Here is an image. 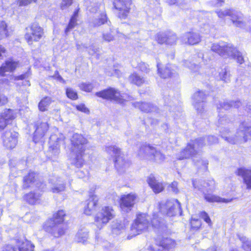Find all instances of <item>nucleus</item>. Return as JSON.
Returning <instances> with one entry per match:
<instances>
[{
    "label": "nucleus",
    "instance_id": "f257e3e1",
    "mask_svg": "<svg viewBox=\"0 0 251 251\" xmlns=\"http://www.w3.org/2000/svg\"><path fill=\"white\" fill-rule=\"evenodd\" d=\"M68 216L67 211L65 209H59L54 211L52 217L48 219L43 226V229L50 236L54 238H58L64 235L68 227H59V225L64 224Z\"/></svg>",
    "mask_w": 251,
    "mask_h": 251
},
{
    "label": "nucleus",
    "instance_id": "f03ea898",
    "mask_svg": "<svg viewBox=\"0 0 251 251\" xmlns=\"http://www.w3.org/2000/svg\"><path fill=\"white\" fill-rule=\"evenodd\" d=\"M221 132L222 137L230 144L246 142L251 140V123L247 121L241 123L234 137L231 136L229 129H223Z\"/></svg>",
    "mask_w": 251,
    "mask_h": 251
},
{
    "label": "nucleus",
    "instance_id": "7ed1b4c3",
    "mask_svg": "<svg viewBox=\"0 0 251 251\" xmlns=\"http://www.w3.org/2000/svg\"><path fill=\"white\" fill-rule=\"evenodd\" d=\"M205 140L209 145L216 144L218 142V138L212 135L208 136L206 138H200L188 143L185 149L180 153L179 159L188 158L190 157H194L198 154L200 150L206 145Z\"/></svg>",
    "mask_w": 251,
    "mask_h": 251
},
{
    "label": "nucleus",
    "instance_id": "20e7f679",
    "mask_svg": "<svg viewBox=\"0 0 251 251\" xmlns=\"http://www.w3.org/2000/svg\"><path fill=\"white\" fill-rule=\"evenodd\" d=\"M44 37V28L38 23H32L25 28L24 38L29 46H32L34 42H39Z\"/></svg>",
    "mask_w": 251,
    "mask_h": 251
},
{
    "label": "nucleus",
    "instance_id": "39448f33",
    "mask_svg": "<svg viewBox=\"0 0 251 251\" xmlns=\"http://www.w3.org/2000/svg\"><path fill=\"white\" fill-rule=\"evenodd\" d=\"M111 151L114 154L113 161L115 169L119 174L125 173L131 166V161L126 155L121 152L120 149L117 146H111Z\"/></svg>",
    "mask_w": 251,
    "mask_h": 251
},
{
    "label": "nucleus",
    "instance_id": "423d86ee",
    "mask_svg": "<svg viewBox=\"0 0 251 251\" xmlns=\"http://www.w3.org/2000/svg\"><path fill=\"white\" fill-rule=\"evenodd\" d=\"M150 217L146 214H138L131 226V235L128 236V239L146 231L150 225Z\"/></svg>",
    "mask_w": 251,
    "mask_h": 251
},
{
    "label": "nucleus",
    "instance_id": "0eeeda50",
    "mask_svg": "<svg viewBox=\"0 0 251 251\" xmlns=\"http://www.w3.org/2000/svg\"><path fill=\"white\" fill-rule=\"evenodd\" d=\"M160 211L168 216H173L177 214L182 215L180 203L176 199L167 201L165 203L160 206Z\"/></svg>",
    "mask_w": 251,
    "mask_h": 251
},
{
    "label": "nucleus",
    "instance_id": "6e6552de",
    "mask_svg": "<svg viewBox=\"0 0 251 251\" xmlns=\"http://www.w3.org/2000/svg\"><path fill=\"white\" fill-rule=\"evenodd\" d=\"M15 245L6 244L1 248V251H33L34 245L29 241L15 240Z\"/></svg>",
    "mask_w": 251,
    "mask_h": 251
},
{
    "label": "nucleus",
    "instance_id": "1a4fd4ad",
    "mask_svg": "<svg viewBox=\"0 0 251 251\" xmlns=\"http://www.w3.org/2000/svg\"><path fill=\"white\" fill-rule=\"evenodd\" d=\"M88 143L86 137L81 134L75 133L71 139V151L82 154L86 151L85 146Z\"/></svg>",
    "mask_w": 251,
    "mask_h": 251
},
{
    "label": "nucleus",
    "instance_id": "9d476101",
    "mask_svg": "<svg viewBox=\"0 0 251 251\" xmlns=\"http://www.w3.org/2000/svg\"><path fill=\"white\" fill-rule=\"evenodd\" d=\"M154 246H151L149 250L151 251H169L175 247V242L170 238L158 236Z\"/></svg>",
    "mask_w": 251,
    "mask_h": 251
},
{
    "label": "nucleus",
    "instance_id": "9b49d317",
    "mask_svg": "<svg viewBox=\"0 0 251 251\" xmlns=\"http://www.w3.org/2000/svg\"><path fill=\"white\" fill-rule=\"evenodd\" d=\"M18 133L11 130H6L1 135L2 145L7 150H12L17 145Z\"/></svg>",
    "mask_w": 251,
    "mask_h": 251
},
{
    "label": "nucleus",
    "instance_id": "f8f14e48",
    "mask_svg": "<svg viewBox=\"0 0 251 251\" xmlns=\"http://www.w3.org/2000/svg\"><path fill=\"white\" fill-rule=\"evenodd\" d=\"M217 13L218 17L221 18H223L226 16H230L235 25L240 27H244L245 26V23L243 20V15L240 12L231 11L230 10H226L218 11Z\"/></svg>",
    "mask_w": 251,
    "mask_h": 251
},
{
    "label": "nucleus",
    "instance_id": "ddd939ff",
    "mask_svg": "<svg viewBox=\"0 0 251 251\" xmlns=\"http://www.w3.org/2000/svg\"><path fill=\"white\" fill-rule=\"evenodd\" d=\"M114 7L117 10V16L120 19H126L130 10V0H114Z\"/></svg>",
    "mask_w": 251,
    "mask_h": 251
},
{
    "label": "nucleus",
    "instance_id": "4468645a",
    "mask_svg": "<svg viewBox=\"0 0 251 251\" xmlns=\"http://www.w3.org/2000/svg\"><path fill=\"white\" fill-rule=\"evenodd\" d=\"M35 131L33 134V141L37 144L41 141L49 130V125L47 122L37 123L35 125Z\"/></svg>",
    "mask_w": 251,
    "mask_h": 251
},
{
    "label": "nucleus",
    "instance_id": "2eb2a0df",
    "mask_svg": "<svg viewBox=\"0 0 251 251\" xmlns=\"http://www.w3.org/2000/svg\"><path fill=\"white\" fill-rule=\"evenodd\" d=\"M232 47L233 46L230 44L220 41L212 44L211 50L212 51L223 57H227L229 56L230 54L231 53V50H232Z\"/></svg>",
    "mask_w": 251,
    "mask_h": 251
},
{
    "label": "nucleus",
    "instance_id": "dca6fc26",
    "mask_svg": "<svg viewBox=\"0 0 251 251\" xmlns=\"http://www.w3.org/2000/svg\"><path fill=\"white\" fill-rule=\"evenodd\" d=\"M99 198L93 192H91L88 198L84 201L83 213L88 216L93 214L98 205Z\"/></svg>",
    "mask_w": 251,
    "mask_h": 251
},
{
    "label": "nucleus",
    "instance_id": "f3484780",
    "mask_svg": "<svg viewBox=\"0 0 251 251\" xmlns=\"http://www.w3.org/2000/svg\"><path fill=\"white\" fill-rule=\"evenodd\" d=\"M137 196L134 194L124 195L120 199V208L123 212H128L136 202Z\"/></svg>",
    "mask_w": 251,
    "mask_h": 251
},
{
    "label": "nucleus",
    "instance_id": "a211bd4d",
    "mask_svg": "<svg viewBox=\"0 0 251 251\" xmlns=\"http://www.w3.org/2000/svg\"><path fill=\"white\" fill-rule=\"evenodd\" d=\"M19 66V62L15 61L12 57L5 60L0 66V75L5 76L6 72H14Z\"/></svg>",
    "mask_w": 251,
    "mask_h": 251
},
{
    "label": "nucleus",
    "instance_id": "6ab92c4d",
    "mask_svg": "<svg viewBox=\"0 0 251 251\" xmlns=\"http://www.w3.org/2000/svg\"><path fill=\"white\" fill-rule=\"evenodd\" d=\"M206 95L202 91L195 92L193 97V103L198 112H202L204 109Z\"/></svg>",
    "mask_w": 251,
    "mask_h": 251
},
{
    "label": "nucleus",
    "instance_id": "aec40b11",
    "mask_svg": "<svg viewBox=\"0 0 251 251\" xmlns=\"http://www.w3.org/2000/svg\"><path fill=\"white\" fill-rule=\"evenodd\" d=\"M41 197V194L38 193L35 191H30L23 195L22 200L28 205H35L40 203Z\"/></svg>",
    "mask_w": 251,
    "mask_h": 251
},
{
    "label": "nucleus",
    "instance_id": "412c9836",
    "mask_svg": "<svg viewBox=\"0 0 251 251\" xmlns=\"http://www.w3.org/2000/svg\"><path fill=\"white\" fill-rule=\"evenodd\" d=\"M201 41L200 34L194 32H189L185 33L181 37V41L183 44L194 45L198 44Z\"/></svg>",
    "mask_w": 251,
    "mask_h": 251
},
{
    "label": "nucleus",
    "instance_id": "4be33fe9",
    "mask_svg": "<svg viewBox=\"0 0 251 251\" xmlns=\"http://www.w3.org/2000/svg\"><path fill=\"white\" fill-rule=\"evenodd\" d=\"M154 151V148L149 145L143 144L140 147L138 152V156L141 159L151 160L153 152Z\"/></svg>",
    "mask_w": 251,
    "mask_h": 251
},
{
    "label": "nucleus",
    "instance_id": "5701e85b",
    "mask_svg": "<svg viewBox=\"0 0 251 251\" xmlns=\"http://www.w3.org/2000/svg\"><path fill=\"white\" fill-rule=\"evenodd\" d=\"M110 219V208L109 206H105L100 212L97 213L95 221L99 225L107 223Z\"/></svg>",
    "mask_w": 251,
    "mask_h": 251
},
{
    "label": "nucleus",
    "instance_id": "b1692460",
    "mask_svg": "<svg viewBox=\"0 0 251 251\" xmlns=\"http://www.w3.org/2000/svg\"><path fill=\"white\" fill-rule=\"evenodd\" d=\"M37 176L35 172L30 170L23 177L22 189L27 190L30 188L31 185L36 181Z\"/></svg>",
    "mask_w": 251,
    "mask_h": 251
},
{
    "label": "nucleus",
    "instance_id": "393cba45",
    "mask_svg": "<svg viewBox=\"0 0 251 251\" xmlns=\"http://www.w3.org/2000/svg\"><path fill=\"white\" fill-rule=\"evenodd\" d=\"M132 99V97L126 94L121 95L118 90L111 88V100H113L117 102L123 104L125 101L131 100Z\"/></svg>",
    "mask_w": 251,
    "mask_h": 251
},
{
    "label": "nucleus",
    "instance_id": "a878e982",
    "mask_svg": "<svg viewBox=\"0 0 251 251\" xmlns=\"http://www.w3.org/2000/svg\"><path fill=\"white\" fill-rule=\"evenodd\" d=\"M148 184L155 193H159L164 189L162 182L158 181L152 175H151L147 179Z\"/></svg>",
    "mask_w": 251,
    "mask_h": 251
},
{
    "label": "nucleus",
    "instance_id": "bb28decb",
    "mask_svg": "<svg viewBox=\"0 0 251 251\" xmlns=\"http://www.w3.org/2000/svg\"><path fill=\"white\" fill-rule=\"evenodd\" d=\"M236 173L243 178L248 188H251V170L240 168L237 170Z\"/></svg>",
    "mask_w": 251,
    "mask_h": 251
},
{
    "label": "nucleus",
    "instance_id": "cd10ccee",
    "mask_svg": "<svg viewBox=\"0 0 251 251\" xmlns=\"http://www.w3.org/2000/svg\"><path fill=\"white\" fill-rule=\"evenodd\" d=\"M2 117L4 119L8 125L10 124L17 117V113L14 110L10 108H6L4 112L0 113Z\"/></svg>",
    "mask_w": 251,
    "mask_h": 251
},
{
    "label": "nucleus",
    "instance_id": "c85d7f7f",
    "mask_svg": "<svg viewBox=\"0 0 251 251\" xmlns=\"http://www.w3.org/2000/svg\"><path fill=\"white\" fill-rule=\"evenodd\" d=\"M159 63H157V67L158 73L160 74V76L164 78H167L171 77L172 75L175 74V71L173 69V66L171 65H168L162 69L159 68Z\"/></svg>",
    "mask_w": 251,
    "mask_h": 251
},
{
    "label": "nucleus",
    "instance_id": "c756f323",
    "mask_svg": "<svg viewBox=\"0 0 251 251\" xmlns=\"http://www.w3.org/2000/svg\"><path fill=\"white\" fill-rule=\"evenodd\" d=\"M198 57L199 60H196L195 62L193 63H192L188 61H185L184 65L186 67H187L189 68H190V69H191V70H192L194 72L198 71L199 70L200 66L199 64H196V63H200L201 62H203L204 64L205 63V62L203 59V54L202 53H199L198 54Z\"/></svg>",
    "mask_w": 251,
    "mask_h": 251
},
{
    "label": "nucleus",
    "instance_id": "7c9ffc66",
    "mask_svg": "<svg viewBox=\"0 0 251 251\" xmlns=\"http://www.w3.org/2000/svg\"><path fill=\"white\" fill-rule=\"evenodd\" d=\"M204 199L209 202H225L227 203L231 201L232 199H226L219 196L210 194H203Z\"/></svg>",
    "mask_w": 251,
    "mask_h": 251
},
{
    "label": "nucleus",
    "instance_id": "2f4dec72",
    "mask_svg": "<svg viewBox=\"0 0 251 251\" xmlns=\"http://www.w3.org/2000/svg\"><path fill=\"white\" fill-rule=\"evenodd\" d=\"M241 103L240 101H220L217 104V108L219 109L227 110L231 107L238 108L239 107Z\"/></svg>",
    "mask_w": 251,
    "mask_h": 251
},
{
    "label": "nucleus",
    "instance_id": "473e14b6",
    "mask_svg": "<svg viewBox=\"0 0 251 251\" xmlns=\"http://www.w3.org/2000/svg\"><path fill=\"white\" fill-rule=\"evenodd\" d=\"M135 106L138 107L141 111L145 112H151L156 110V107L153 104L147 102H136Z\"/></svg>",
    "mask_w": 251,
    "mask_h": 251
},
{
    "label": "nucleus",
    "instance_id": "72a5a7b5",
    "mask_svg": "<svg viewBox=\"0 0 251 251\" xmlns=\"http://www.w3.org/2000/svg\"><path fill=\"white\" fill-rule=\"evenodd\" d=\"M129 81L137 86H141L146 82V79L136 73H134L129 76Z\"/></svg>",
    "mask_w": 251,
    "mask_h": 251
},
{
    "label": "nucleus",
    "instance_id": "f704fd0d",
    "mask_svg": "<svg viewBox=\"0 0 251 251\" xmlns=\"http://www.w3.org/2000/svg\"><path fill=\"white\" fill-rule=\"evenodd\" d=\"M52 101L51 98L47 96L43 97L38 103L39 110L41 112L47 111Z\"/></svg>",
    "mask_w": 251,
    "mask_h": 251
},
{
    "label": "nucleus",
    "instance_id": "c9c22d12",
    "mask_svg": "<svg viewBox=\"0 0 251 251\" xmlns=\"http://www.w3.org/2000/svg\"><path fill=\"white\" fill-rule=\"evenodd\" d=\"M219 76L221 80L225 82H229L230 77L229 68L225 67L224 68H221V71L219 72Z\"/></svg>",
    "mask_w": 251,
    "mask_h": 251
},
{
    "label": "nucleus",
    "instance_id": "e433bc0d",
    "mask_svg": "<svg viewBox=\"0 0 251 251\" xmlns=\"http://www.w3.org/2000/svg\"><path fill=\"white\" fill-rule=\"evenodd\" d=\"M9 32L7 23L4 21H0V40L8 37Z\"/></svg>",
    "mask_w": 251,
    "mask_h": 251
},
{
    "label": "nucleus",
    "instance_id": "4c0bfd02",
    "mask_svg": "<svg viewBox=\"0 0 251 251\" xmlns=\"http://www.w3.org/2000/svg\"><path fill=\"white\" fill-rule=\"evenodd\" d=\"M66 97L72 100H76L78 99V94L76 91L71 87H67L65 89Z\"/></svg>",
    "mask_w": 251,
    "mask_h": 251
},
{
    "label": "nucleus",
    "instance_id": "58836bf2",
    "mask_svg": "<svg viewBox=\"0 0 251 251\" xmlns=\"http://www.w3.org/2000/svg\"><path fill=\"white\" fill-rule=\"evenodd\" d=\"M75 157L74 161V165L77 168L82 167L85 164V161L83 158L85 152L80 154L78 152H75Z\"/></svg>",
    "mask_w": 251,
    "mask_h": 251
},
{
    "label": "nucleus",
    "instance_id": "ea45409f",
    "mask_svg": "<svg viewBox=\"0 0 251 251\" xmlns=\"http://www.w3.org/2000/svg\"><path fill=\"white\" fill-rule=\"evenodd\" d=\"M125 227V224L121 221H113L112 224V232L113 233L118 234L121 230H124Z\"/></svg>",
    "mask_w": 251,
    "mask_h": 251
},
{
    "label": "nucleus",
    "instance_id": "a19ab883",
    "mask_svg": "<svg viewBox=\"0 0 251 251\" xmlns=\"http://www.w3.org/2000/svg\"><path fill=\"white\" fill-rule=\"evenodd\" d=\"M231 53L230 54L229 56H231L236 59L237 62L240 64H242L244 62V58L242 53L234 48L233 46L232 47V49L231 50Z\"/></svg>",
    "mask_w": 251,
    "mask_h": 251
},
{
    "label": "nucleus",
    "instance_id": "79ce46f5",
    "mask_svg": "<svg viewBox=\"0 0 251 251\" xmlns=\"http://www.w3.org/2000/svg\"><path fill=\"white\" fill-rule=\"evenodd\" d=\"M167 36H166L167 38H166V45H175L177 40V38L176 37V34L173 32H171L170 31H167Z\"/></svg>",
    "mask_w": 251,
    "mask_h": 251
},
{
    "label": "nucleus",
    "instance_id": "37998d69",
    "mask_svg": "<svg viewBox=\"0 0 251 251\" xmlns=\"http://www.w3.org/2000/svg\"><path fill=\"white\" fill-rule=\"evenodd\" d=\"M77 20L70 19L69 22L65 27L64 32L66 36H68L71 31H72L75 27L78 25Z\"/></svg>",
    "mask_w": 251,
    "mask_h": 251
},
{
    "label": "nucleus",
    "instance_id": "c03bdc74",
    "mask_svg": "<svg viewBox=\"0 0 251 251\" xmlns=\"http://www.w3.org/2000/svg\"><path fill=\"white\" fill-rule=\"evenodd\" d=\"M108 18L105 12H101L99 17L95 20L94 25L99 26L107 22Z\"/></svg>",
    "mask_w": 251,
    "mask_h": 251
},
{
    "label": "nucleus",
    "instance_id": "a18cd8bd",
    "mask_svg": "<svg viewBox=\"0 0 251 251\" xmlns=\"http://www.w3.org/2000/svg\"><path fill=\"white\" fill-rule=\"evenodd\" d=\"M154 152L152 153V157L151 160H154L157 162L160 163L163 161L165 159V156L159 151H157L154 148Z\"/></svg>",
    "mask_w": 251,
    "mask_h": 251
},
{
    "label": "nucleus",
    "instance_id": "49530a36",
    "mask_svg": "<svg viewBox=\"0 0 251 251\" xmlns=\"http://www.w3.org/2000/svg\"><path fill=\"white\" fill-rule=\"evenodd\" d=\"M240 240L242 243V248L245 251H251V240L244 236L240 237Z\"/></svg>",
    "mask_w": 251,
    "mask_h": 251
},
{
    "label": "nucleus",
    "instance_id": "de8ad7c7",
    "mask_svg": "<svg viewBox=\"0 0 251 251\" xmlns=\"http://www.w3.org/2000/svg\"><path fill=\"white\" fill-rule=\"evenodd\" d=\"M167 36V31L160 32L156 34L155 40L159 44H166Z\"/></svg>",
    "mask_w": 251,
    "mask_h": 251
},
{
    "label": "nucleus",
    "instance_id": "09e8293b",
    "mask_svg": "<svg viewBox=\"0 0 251 251\" xmlns=\"http://www.w3.org/2000/svg\"><path fill=\"white\" fill-rule=\"evenodd\" d=\"M79 87L82 91L90 93L92 92L94 86L91 83L82 82L79 85Z\"/></svg>",
    "mask_w": 251,
    "mask_h": 251
},
{
    "label": "nucleus",
    "instance_id": "8fccbe9b",
    "mask_svg": "<svg viewBox=\"0 0 251 251\" xmlns=\"http://www.w3.org/2000/svg\"><path fill=\"white\" fill-rule=\"evenodd\" d=\"M95 95L103 100H108L110 98V89H106L96 92Z\"/></svg>",
    "mask_w": 251,
    "mask_h": 251
},
{
    "label": "nucleus",
    "instance_id": "3c124183",
    "mask_svg": "<svg viewBox=\"0 0 251 251\" xmlns=\"http://www.w3.org/2000/svg\"><path fill=\"white\" fill-rule=\"evenodd\" d=\"M9 101L8 96L0 89V107L5 106L8 103Z\"/></svg>",
    "mask_w": 251,
    "mask_h": 251
},
{
    "label": "nucleus",
    "instance_id": "603ef678",
    "mask_svg": "<svg viewBox=\"0 0 251 251\" xmlns=\"http://www.w3.org/2000/svg\"><path fill=\"white\" fill-rule=\"evenodd\" d=\"M203 188L204 190V194L208 192L209 191L212 190L214 188V182L213 180H209L208 182L203 181Z\"/></svg>",
    "mask_w": 251,
    "mask_h": 251
},
{
    "label": "nucleus",
    "instance_id": "864d4df0",
    "mask_svg": "<svg viewBox=\"0 0 251 251\" xmlns=\"http://www.w3.org/2000/svg\"><path fill=\"white\" fill-rule=\"evenodd\" d=\"M37 0H16V4L19 7L26 6L32 3L36 2Z\"/></svg>",
    "mask_w": 251,
    "mask_h": 251
},
{
    "label": "nucleus",
    "instance_id": "5fc2aeb1",
    "mask_svg": "<svg viewBox=\"0 0 251 251\" xmlns=\"http://www.w3.org/2000/svg\"><path fill=\"white\" fill-rule=\"evenodd\" d=\"M122 67L119 64L113 65L112 68V75H115L117 77H119L122 75Z\"/></svg>",
    "mask_w": 251,
    "mask_h": 251
},
{
    "label": "nucleus",
    "instance_id": "6e6d98bb",
    "mask_svg": "<svg viewBox=\"0 0 251 251\" xmlns=\"http://www.w3.org/2000/svg\"><path fill=\"white\" fill-rule=\"evenodd\" d=\"M193 185L195 189H198L203 194H204V190L203 187V181L202 180H193Z\"/></svg>",
    "mask_w": 251,
    "mask_h": 251
},
{
    "label": "nucleus",
    "instance_id": "4d7b16f0",
    "mask_svg": "<svg viewBox=\"0 0 251 251\" xmlns=\"http://www.w3.org/2000/svg\"><path fill=\"white\" fill-rule=\"evenodd\" d=\"M74 106L75 108L78 111L86 114H89L90 113L89 108H87L85 104L84 103H80L79 104L75 105Z\"/></svg>",
    "mask_w": 251,
    "mask_h": 251
},
{
    "label": "nucleus",
    "instance_id": "13d9d810",
    "mask_svg": "<svg viewBox=\"0 0 251 251\" xmlns=\"http://www.w3.org/2000/svg\"><path fill=\"white\" fill-rule=\"evenodd\" d=\"M219 118L218 120L219 126L225 125L230 122V120L227 117L226 115L222 116L221 114L219 115Z\"/></svg>",
    "mask_w": 251,
    "mask_h": 251
},
{
    "label": "nucleus",
    "instance_id": "bf43d9fd",
    "mask_svg": "<svg viewBox=\"0 0 251 251\" xmlns=\"http://www.w3.org/2000/svg\"><path fill=\"white\" fill-rule=\"evenodd\" d=\"M138 67L141 71L146 74L149 73L150 71L149 65L145 62L139 63Z\"/></svg>",
    "mask_w": 251,
    "mask_h": 251
},
{
    "label": "nucleus",
    "instance_id": "052dcab7",
    "mask_svg": "<svg viewBox=\"0 0 251 251\" xmlns=\"http://www.w3.org/2000/svg\"><path fill=\"white\" fill-rule=\"evenodd\" d=\"M88 237V233L87 232L79 231L77 234V238L80 242L86 241Z\"/></svg>",
    "mask_w": 251,
    "mask_h": 251
},
{
    "label": "nucleus",
    "instance_id": "680f3d73",
    "mask_svg": "<svg viewBox=\"0 0 251 251\" xmlns=\"http://www.w3.org/2000/svg\"><path fill=\"white\" fill-rule=\"evenodd\" d=\"M151 224L153 227L159 229V230H160L161 231H162V230H164V229L165 228L164 226H163L160 222L155 218H154L151 221Z\"/></svg>",
    "mask_w": 251,
    "mask_h": 251
},
{
    "label": "nucleus",
    "instance_id": "e2e57ef3",
    "mask_svg": "<svg viewBox=\"0 0 251 251\" xmlns=\"http://www.w3.org/2000/svg\"><path fill=\"white\" fill-rule=\"evenodd\" d=\"M65 189V186L64 184H59L54 186L51 189V191L53 193H59L62 191H64Z\"/></svg>",
    "mask_w": 251,
    "mask_h": 251
},
{
    "label": "nucleus",
    "instance_id": "0e129e2a",
    "mask_svg": "<svg viewBox=\"0 0 251 251\" xmlns=\"http://www.w3.org/2000/svg\"><path fill=\"white\" fill-rule=\"evenodd\" d=\"M60 150V147L57 143L54 144L50 146L49 148V151L52 154L58 153Z\"/></svg>",
    "mask_w": 251,
    "mask_h": 251
},
{
    "label": "nucleus",
    "instance_id": "69168bd1",
    "mask_svg": "<svg viewBox=\"0 0 251 251\" xmlns=\"http://www.w3.org/2000/svg\"><path fill=\"white\" fill-rule=\"evenodd\" d=\"M74 2V0H62V2L60 4V8L62 10L65 9L71 6Z\"/></svg>",
    "mask_w": 251,
    "mask_h": 251
},
{
    "label": "nucleus",
    "instance_id": "338daca9",
    "mask_svg": "<svg viewBox=\"0 0 251 251\" xmlns=\"http://www.w3.org/2000/svg\"><path fill=\"white\" fill-rule=\"evenodd\" d=\"M50 78H52L55 80H57L60 82H62L63 83H65V80L62 77V76L60 75L59 72L58 71H55L53 75L50 76Z\"/></svg>",
    "mask_w": 251,
    "mask_h": 251
},
{
    "label": "nucleus",
    "instance_id": "774afa93",
    "mask_svg": "<svg viewBox=\"0 0 251 251\" xmlns=\"http://www.w3.org/2000/svg\"><path fill=\"white\" fill-rule=\"evenodd\" d=\"M200 217L202 219H203L204 220V221L206 222L207 224H208L209 225L211 224V220L207 213H206L205 212H201L200 213Z\"/></svg>",
    "mask_w": 251,
    "mask_h": 251
}]
</instances>
